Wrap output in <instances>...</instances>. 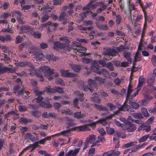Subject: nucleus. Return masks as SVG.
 <instances>
[{
	"label": "nucleus",
	"mask_w": 156,
	"mask_h": 156,
	"mask_svg": "<svg viewBox=\"0 0 156 156\" xmlns=\"http://www.w3.org/2000/svg\"><path fill=\"white\" fill-rule=\"evenodd\" d=\"M88 84L87 86L84 85L82 87V90L86 91H90L92 92L94 90L97 89V85L96 82L93 79H90L87 81Z\"/></svg>",
	"instance_id": "f257e3e1"
},
{
	"label": "nucleus",
	"mask_w": 156,
	"mask_h": 156,
	"mask_svg": "<svg viewBox=\"0 0 156 156\" xmlns=\"http://www.w3.org/2000/svg\"><path fill=\"white\" fill-rule=\"evenodd\" d=\"M81 44L79 43L76 42L75 45L76 46H73V51L75 53H77V54L80 56H86L88 54L85 53L87 51V49L84 47L80 46Z\"/></svg>",
	"instance_id": "f03ea898"
},
{
	"label": "nucleus",
	"mask_w": 156,
	"mask_h": 156,
	"mask_svg": "<svg viewBox=\"0 0 156 156\" xmlns=\"http://www.w3.org/2000/svg\"><path fill=\"white\" fill-rule=\"evenodd\" d=\"M88 126L92 127L93 128H95L96 126V123L93 122L88 125H84L81 126L75 127L72 128L71 130L73 131H76L78 132L86 131L90 130V129L87 126Z\"/></svg>",
	"instance_id": "7ed1b4c3"
},
{
	"label": "nucleus",
	"mask_w": 156,
	"mask_h": 156,
	"mask_svg": "<svg viewBox=\"0 0 156 156\" xmlns=\"http://www.w3.org/2000/svg\"><path fill=\"white\" fill-rule=\"evenodd\" d=\"M53 48L55 50H58L59 49H66L69 50L70 49L69 44L68 43H61L59 41H54Z\"/></svg>",
	"instance_id": "20e7f679"
},
{
	"label": "nucleus",
	"mask_w": 156,
	"mask_h": 156,
	"mask_svg": "<svg viewBox=\"0 0 156 156\" xmlns=\"http://www.w3.org/2000/svg\"><path fill=\"white\" fill-rule=\"evenodd\" d=\"M19 66L21 67H25L27 66H29L30 68L28 70L29 73L32 76L33 73L35 72V70L34 65L30 62H20L19 63Z\"/></svg>",
	"instance_id": "39448f33"
},
{
	"label": "nucleus",
	"mask_w": 156,
	"mask_h": 156,
	"mask_svg": "<svg viewBox=\"0 0 156 156\" xmlns=\"http://www.w3.org/2000/svg\"><path fill=\"white\" fill-rule=\"evenodd\" d=\"M117 53L116 50L114 48H108L104 52V58L107 60L112 58L110 56H115Z\"/></svg>",
	"instance_id": "423d86ee"
},
{
	"label": "nucleus",
	"mask_w": 156,
	"mask_h": 156,
	"mask_svg": "<svg viewBox=\"0 0 156 156\" xmlns=\"http://www.w3.org/2000/svg\"><path fill=\"white\" fill-rule=\"evenodd\" d=\"M125 128L126 130L128 132H132L135 131L136 129V125L134 124L127 120L125 122Z\"/></svg>",
	"instance_id": "0eeeda50"
},
{
	"label": "nucleus",
	"mask_w": 156,
	"mask_h": 156,
	"mask_svg": "<svg viewBox=\"0 0 156 156\" xmlns=\"http://www.w3.org/2000/svg\"><path fill=\"white\" fill-rule=\"evenodd\" d=\"M22 88L21 87L20 85H17L13 88V93H17V95H22L24 94V89L23 86H22Z\"/></svg>",
	"instance_id": "6e6552de"
},
{
	"label": "nucleus",
	"mask_w": 156,
	"mask_h": 156,
	"mask_svg": "<svg viewBox=\"0 0 156 156\" xmlns=\"http://www.w3.org/2000/svg\"><path fill=\"white\" fill-rule=\"evenodd\" d=\"M40 69L46 75L51 76L54 73V70L51 69L48 66H43L40 68Z\"/></svg>",
	"instance_id": "1a4fd4ad"
},
{
	"label": "nucleus",
	"mask_w": 156,
	"mask_h": 156,
	"mask_svg": "<svg viewBox=\"0 0 156 156\" xmlns=\"http://www.w3.org/2000/svg\"><path fill=\"white\" fill-rule=\"evenodd\" d=\"M60 72L62 76L64 77L71 78L75 76V74L74 73L68 72L67 70H61Z\"/></svg>",
	"instance_id": "9d476101"
},
{
	"label": "nucleus",
	"mask_w": 156,
	"mask_h": 156,
	"mask_svg": "<svg viewBox=\"0 0 156 156\" xmlns=\"http://www.w3.org/2000/svg\"><path fill=\"white\" fill-rule=\"evenodd\" d=\"M141 130L148 132L151 130V128L150 126L148 125L147 124L144 123L142 124L138 128V131H140Z\"/></svg>",
	"instance_id": "9b49d317"
},
{
	"label": "nucleus",
	"mask_w": 156,
	"mask_h": 156,
	"mask_svg": "<svg viewBox=\"0 0 156 156\" xmlns=\"http://www.w3.org/2000/svg\"><path fill=\"white\" fill-rule=\"evenodd\" d=\"M51 99H48L47 101H46L45 102L44 101H41L39 105L42 107L44 108H51L52 105L50 104V101Z\"/></svg>",
	"instance_id": "f8f14e48"
},
{
	"label": "nucleus",
	"mask_w": 156,
	"mask_h": 156,
	"mask_svg": "<svg viewBox=\"0 0 156 156\" xmlns=\"http://www.w3.org/2000/svg\"><path fill=\"white\" fill-rule=\"evenodd\" d=\"M80 148L75 149L74 151L70 150L65 154V156H76L79 152Z\"/></svg>",
	"instance_id": "ddd939ff"
},
{
	"label": "nucleus",
	"mask_w": 156,
	"mask_h": 156,
	"mask_svg": "<svg viewBox=\"0 0 156 156\" xmlns=\"http://www.w3.org/2000/svg\"><path fill=\"white\" fill-rule=\"evenodd\" d=\"M96 139V136L94 134H91L88 136L86 139V140L90 143L92 144L94 143Z\"/></svg>",
	"instance_id": "4468645a"
},
{
	"label": "nucleus",
	"mask_w": 156,
	"mask_h": 156,
	"mask_svg": "<svg viewBox=\"0 0 156 156\" xmlns=\"http://www.w3.org/2000/svg\"><path fill=\"white\" fill-rule=\"evenodd\" d=\"M96 26L100 30H106L109 29V27L106 24H101L98 23H96Z\"/></svg>",
	"instance_id": "2eb2a0df"
},
{
	"label": "nucleus",
	"mask_w": 156,
	"mask_h": 156,
	"mask_svg": "<svg viewBox=\"0 0 156 156\" xmlns=\"http://www.w3.org/2000/svg\"><path fill=\"white\" fill-rule=\"evenodd\" d=\"M86 116V115L84 113H82L81 112H76L74 113L73 115L74 117L80 119Z\"/></svg>",
	"instance_id": "dca6fc26"
},
{
	"label": "nucleus",
	"mask_w": 156,
	"mask_h": 156,
	"mask_svg": "<svg viewBox=\"0 0 156 156\" xmlns=\"http://www.w3.org/2000/svg\"><path fill=\"white\" fill-rule=\"evenodd\" d=\"M155 78V76L152 74H150L148 76L147 80V83L149 86H151L154 83Z\"/></svg>",
	"instance_id": "f3484780"
},
{
	"label": "nucleus",
	"mask_w": 156,
	"mask_h": 156,
	"mask_svg": "<svg viewBox=\"0 0 156 156\" xmlns=\"http://www.w3.org/2000/svg\"><path fill=\"white\" fill-rule=\"evenodd\" d=\"M34 30H31L30 32V34L34 38L37 39L40 38L41 37V34L38 31H34Z\"/></svg>",
	"instance_id": "a211bd4d"
},
{
	"label": "nucleus",
	"mask_w": 156,
	"mask_h": 156,
	"mask_svg": "<svg viewBox=\"0 0 156 156\" xmlns=\"http://www.w3.org/2000/svg\"><path fill=\"white\" fill-rule=\"evenodd\" d=\"M133 90V87L132 85L129 84L127 88V92L126 96V100H128L129 98L130 95Z\"/></svg>",
	"instance_id": "6ab92c4d"
},
{
	"label": "nucleus",
	"mask_w": 156,
	"mask_h": 156,
	"mask_svg": "<svg viewBox=\"0 0 156 156\" xmlns=\"http://www.w3.org/2000/svg\"><path fill=\"white\" fill-rule=\"evenodd\" d=\"M25 140H29L31 142H34L36 140L35 137L29 133H27L24 136Z\"/></svg>",
	"instance_id": "aec40b11"
},
{
	"label": "nucleus",
	"mask_w": 156,
	"mask_h": 156,
	"mask_svg": "<svg viewBox=\"0 0 156 156\" xmlns=\"http://www.w3.org/2000/svg\"><path fill=\"white\" fill-rule=\"evenodd\" d=\"M9 71V68L6 66H3L2 63L0 64V74H3Z\"/></svg>",
	"instance_id": "412c9836"
},
{
	"label": "nucleus",
	"mask_w": 156,
	"mask_h": 156,
	"mask_svg": "<svg viewBox=\"0 0 156 156\" xmlns=\"http://www.w3.org/2000/svg\"><path fill=\"white\" fill-rule=\"evenodd\" d=\"M145 81V79L143 76H140L138 79V83L137 86V88L141 89V86L143 85Z\"/></svg>",
	"instance_id": "4be33fe9"
},
{
	"label": "nucleus",
	"mask_w": 156,
	"mask_h": 156,
	"mask_svg": "<svg viewBox=\"0 0 156 156\" xmlns=\"http://www.w3.org/2000/svg\"><path fill=\"white\" fill-rule=\"evenodd\" d=\"M65 119L66 121L67 122V123L69 126H72L75 125V123L73 122V119L72 118H70L68 117H66Z\"/></svg>",
	"instance_id": "5701e85b"
},
{
	"label": "nucleus",
	"mask_w": 156,
	"mask_h": 156,
	"mask_svg": "<svg viewBox=\"0 0 156 156\" xmlns=\"http://www.w3.org/2000/svg\"><path fill=\"white\" fill-rule=\"evenodd\" d=\"M94 107L96 108L97 110L100 111H106L107 110V108L106 107L98 105L96 104L94 105Z\"/></svg>",
	"instance_id": "b1692460"
},
{
	"label": "nucleus",
	"mask_w": 156,
	"mask_h": 156,
	"mask_svg": "<svg viewBox=\"0 0 156 156\" xmlns=\"http://www.w3.org/2000/svg\"><path fill=\"white\" fill-rule=\"evenodd\" d=\"M94 2V0H91L89 3L86 5L83 8V10H87V12H88L90 11V7L93 5L92 4Z\"/></svg>",
	"instance_id": "393cba45"
},
{
	"label": "nucleus",
	"mask_w": 156,
	"mask_h": 156,
	"mask_svg": "<svg viewBox=\"0 0 156 156\" xmlns=\"http://www.w3.org/2000/svg\"><path fill=\"white\" fill-rule=\"evenodd\" d=\"M93 94H95L96 96L91 98V100L96 102L99 103L101 99L98 97V95L96 94V93H95V92H94Z\"/></svg>",
	"instance_id": "a878e982"
},
{
	"label": "nucleus",
	"mask_w": 156,
	"mask_h": 156,
	"mask_svg": "<svg viewBox=\"0 0 156 156\" xmlns=\"http://www.w3.org/2000/svg\"><path fill=\"white\" fill-rule=\"evenodd\" d=\"M71 68L73 70L76 72H78L81 70V66L77 65H73L71 66Z\"/></svg>",
	"instance_id": "bb28decb"
},
{
	"label": "nucleus",
	"mask_w": 156,
	"mask_h": 156,
	"mask_svg": "<svg viewBox=\"0 0 156 156\" xmlns=\"http://www.w3.org/2000/svg\"><path fill=\"white\" fill-rule=\"evenodd\" d=\"M60 21L62 22L63 24H66L67 23V21L65 17L64 13H62L59 16Z\"/></svg>",
	"instance_id": "cd10ccee"
},
{
	"label": "nucleus",
	"mask_w": 156,
	"mask_h": 156,
	"mask_svg": "<svg viewBox=\"0 0 156 156\" xmlns=\"http://www.w3.org/2000/svg\"><path fill=\"white\" fill-rule=\"evenodd\" d=\"M20 122L21 123H23L24 124H26L28 123H30L31 122L30 119H28L26 118L21 117L20 119Z\"/></svg>",
	"instance_id": "c85d7f7f"
},
{
	"label": "nucleus",
	"mask_w": 156,
	"mask_h": 156,
	"mask_svg": "<svg viewBox=\"0 0 156 156\" xmlns=\"http://www.w3.org/2000/svg\"><path fill=\"white\" fill-rule=\"evenodd\" d=\"M136 142H130L129 143L125 144L124 146L125 148H128L130 147H133L136 145Z\"/></svg>",
	"instance_id": "c756f323"
},
{
	"label": "nucleus",
	"mask_w": 156,
	"mask_h": 156,
	"mask_svg": "<svg viewBox=\"0 0 156 156\" xmlns=\"http://www.w3.org/2000/svg\"><path fill=\"white\" fill-rule=\"evenodd\" d=\"M141 111L144 116V117H148L149 116V114L146 108H142L141 109Z\"/></svg>",
	"instance_id": "7c9ffc66"
},
{
	"label": "nucleus",
	"mask_w": 156,
	"mask_h": 156,
	"mask_svg": "<svg viewBox=\"0 0 156 156\" xmlns=\"http://www.w3.org/2000/svg\"><path fill=\"white\" fill-rule=\"evenodd\" d=\"M20 29L22 30H30V31H31V30H34L33 27H31L27 25L22 26L21 27Z\"/></svg>",
	"instance_id": "2f4dec72"
},
{
	"label": "nucleus",
	"mask_w": 156,
	"mask_h": 156,
	"mask_svg": "<svg viewBox=\"0 0 156 156\" xmlns=\"http://www.w3.org/2000/svg\"><path fill=\"white\" fill-rule=\"evenodd\" d=\"M77 96L79 97V100L82 101L84 100V94L83 93H80V92L78 91H76V92Z\"/></svg>",
	"instance_id": "473e14b6"
},
{
	"label": "nucleus",
	"mask_w": 156,
	"mask_h": 156,
	"mask_svg": "<svg viewBox=\"0 0 156 156\" xmlns=\"http://www.w3.org/2000/svg\"><path fill=\"white\" fill-rule=\"evenodd\" d=\"M115 135L119 139L120 138L124 139L126 137L125 135L122 133L116 132Z\"/></svg>",
	"instance_id": "72a5a7b5"
},
{
	"label": "nucleus",
	"mask_w": 156,
	"mask_h": 156,
	"mask_svg": "<svg viewBox=\"0 0 156 156\" xmlns=\"http://www.w3.org/2000/svg\"><path fill=\"white\" fill-rule=\"evenodd\" d=\"M128 103L129 105H131L132 107L133 108L137 109L139 107V105L137 103L132 102V101H129Z\"/></svg>",
	"instance_id": "f704fd0d"
},
{
	"label": "nucleus",
	"mask_w": 156,
	"mask_h": 156,
	"mask_svg": "<svg viewBox=\"0 0 156 156\" xmlns=\"http://www.w3.org/2000/svg\"><path fill=\"white\" fill-rule=\"evenodd\" d=\"M134 59L136 61H140L141 59V55L139 53V51H137L134 56Z\"/></svg>",
	"instance_id": "c9c22d12"
},
{
	"label": "nucleus",
	"mask_w": 156,
	"mask_h": 156,
	"mask_svg": "<svg viewBox=\"0 0 156 156\" xmlns=\"http://www.w3.org/2000/svg\"><path fill=\"white\" fill-rule=\"evenodd\" d=\"M140 89L138 88L137 90L136 91L134 92L132 94L130 95L129 98V101H132V99L133 98L135 97L136 95H137L139 92L140 91Z\"/></svg>",
	"instance_id": "e433bc0d"
},
{
	"label": "nucleus",
	"mask_w": 156,
	"mask_h": 156,
	"mask_svg": "<svg viewBox=\"0 0 156 156\" xmlns=\"http://www.w3.org/2000/svg\"><path fill=\"white\" fill-rule=\"evenodd\" d=\"M62 114H65V115H72L73 113L69 109L67 108L66 109L63 110L62 112Z\"/></svg>",
	"instance_id": "4c0bfd02"
},
{
	"label": "nucleus",
	"mask_w": 156,
	"mask_h": 156,
	"mask_svg": "<svg viewBox=\"0 0 156 156\" xmlns=\"http://www.w3.org/2000/svg\"><path fill=\"white\" fill-rule=\"evenodd\" d=\"M92 60L90 59L87 58H83L81 59V62L84 63H91L92 62Z\"/></svg>",
	"instance_id": "58836bf2"
},
{
	"label": "nucleus",
	"mask_w": 156,
	"mask_h": 156,
	"mask_svg": "<svg viewBox=\"0 0 156 156\" xmlns=\"http://www.w3.org/2000/svg\"><path fill=\"white\" fill-rule=\"evenodd\" d=\"M28 108L24 105H20L19 106L18 109L20 112H24L27 110Z\"/></svg>",
	"instance_id": "ea45409f"
},
{
	"label": "nucleus",
	"mask_w": 156,
	"mask_h": 156,
	"mask_svg": "<svg viewBox=\"0 0 156 156\" xmlns=\"http://www.w3.org/2000/svg\"><path fill=\"white\" fill-rule=\"evenodd\" d=\"M90 69L91 70H92L93 71L96 73L97 74H101L102 69L98 70V69H95L92 66H90Z\"/></svg>",
	"instance_id": "a19ab883"
},
{
	"label": "nucleus",
	"mask_w": 156,
	"mask_h": 156,
	"mask_svg": "<svg viewBox=\"0 0 156 156\" xmlns=\"http://www.w3.org/2000/svg\"><path fill=\"white\" fill-rule=\"evenodd\" d=\"M32 115L34 117H39L41 114V112L37 110H34L31 113Z\"/></svg>",
	"instance_id": "79ce46f5"
},
{
	"label": "nucleus",
	"mask_w": 156,
	"mask_h": 156,
	"mask_svg": "<svg viewBox=\"0 0 156 156\" xmlns=\"http://www.w3.org/2000/svg\"><path fill=\"white\" fill-rule=\"evenodd\" d=\"M95 80L98 82L99 84H101L104 83L105 80L99 76L94 77Z\"/></svg>",
	"instance_id": "37998d69"
},
{
	"label": "nucleus",
	"mask_w": 156,
	"mask_h": 156,
	"mask_svg": "<svg viewBox=\"0 0 156 156\" xmlns=\"http://www.w3.org/2000/svg\"><path fill=\"white\" fill-rule=\"evenodd\" d=\"M32 147V148L30 151V152H31L33 151L36 148L40 147L39 145L36 142L33 144H30V147Z\"/></svg>",
	"instance_id": "c03bdc74"
},
{
	"label": "nucleus",
	"mask_w": 156,
	"mask_h": 156,
	"mask_svg": "<svg viewBox=\"0 0 156 156\" xmlns=\"http://www.w3.org/2000/svg\"><path fill=\"white\" fill-rule=\"evenodd\" d=\"M149 137V135L143 136L142 137L138 139L139 143H141L145 141Z\"/></svg>",
	"instance_id": "a18cd8bd"
},
{
	"label": "nucleus",
	"mask_w": 156,
	"mask_h": 156,
	"mask_svg": "<svg viewBox=\"0 0 156 156\" xmlns=\"http://www.w3.org/2000/svg\"><path fill=\"white\" fill-rule=\"evenodd\" d=\"M59 40L60 41H62L65 42V43H68L69 44L70 41L69 40V38L66 37H62L60 38Z\"/></svg>",
	"instance_id": "49530a36"
},
{
	"label": "nucleus",
	"mask_w": 156,
	"mask_h": 156,
	"mask_svg": "<svg viewBox=\"0 0 156 156\" xmlns=\"http://www.w3.org/2000/svg\"><path fill=\"white\" fill-rule=\"evenodd\" d=\"M35 55L37 60H41L44 58V55L42 53L37 54L34 55Z\"/></svg>",
	"instance_id": "de8ad7c7"
},
{
	"label": "nucleus",
	"mask_w": 156,
	"mask_h": 156,
	"mask_svg": "<svg viewBox=\"0 0 156 156\" xmlns=\"http://www.w3.org/2000/svg\"><path fill=\"white\" fill-rule=\"evenodd\" d=\"M54 88H51L50 86H48L46 87L45 91L47 93H55Z\"/></svg>",
	"instance_id": "09e8293b"
},
{
	"label": "nucleus",
	"mask_w": 156,
	"mask_h": 156,
	"mask_svg": "<svg viewBox=\"0 0 156 156\" xmlns=\"http://www.w3.org/2000/svg\"><path fill=\"white\" fill-rule=\"evenodd\" d=\"M55 93L56 92H58L59 93H62L64 92V90L62 88L60 87H56L55 88H54Z\"/></svg>",
	"instance_id": "8fccbe9b"
},
{
	"label": "nucleus",
	"mask_w": 156,
	"mask_h": 156,
	"mask_svg": "<svg viewBox=\"0 0 156 156\" xmlns=\"http://www.w3.org/2000/svg\"><path fill=\"white\" fill-rule=\"evenodd\" d=\"M133 115L135 119H142L143 117L140 113H134Z\"/></svg>",
	"instance_id": "3c124183"
},
{
	"label": "nucleus",
	"mask_w": 156,
	"mask_h": 156,
	"mask_svg": "<svg viewBox=\"0 0 156 156\" xmlns=\"http://www.w3.org/2000/svg\"><path fill=\"white\" fill-rule=\"evenodd\" d=\"M106 66L108 68V69L111 71H113L114 69L112 64L111 62L107 63L106 64Z\"/></svg>",
	"instance_id": "603ef678"
},
{
	"label": "nucleus",
	"mask_w": 156,
	"mask_h": 156,
	"mask_svg": "<svg viewBox=\"0 0 156 156\" xmlns=\"http://www.w3.org/2000/svg\"><path fill=\"white\" fill-rule=\"evenodd\" d=\"M108 120L107 119H105V118L103 119H101L99 121V122L102 125L106 126L108 124L107 120Z\"/></svg>",
	"instance_id": "864d4df0"
},
{
	"label": "nucleus",
	"mask_w": 156,
	"mask_h": 156,
	"mask_svg": "<svg viewBox=\"0 0 156 156\" xmlns=\"http://www.w3.org/2000/svg\"><path fill=\"white\" fill-rule=\"evenodd\" d=\"M124 56L128 61H131V60L130 58V54L129 53L127 52H125L124 53Z\"/></svg>",
	"instance_id": "5fc2aeb1"
},
{
	"label": "nucleus",
	"mask_w": 156,
	"mask_h": 156,
	"mask_svg": "<svg viewBox=\"0 0 156 156\" xmlns=\"http://www.w3.org/2000/svg\"><path fill=\"white\" fill-rule=\"evenodd\" d=\"M106 131L107 133L109 135H112L115 132V130L113 128H108Z\"/></svg>",
	"instance_id": "6e6d98bb"
},
{
	"label": "nucleus",
	"mask_w": 156,
	"mask_h": 156,
	"mask_svg": "<svg viewBox=\"0 0 156 156\" xmlns=\"http://www.w3.org/2000/svg\"><path fill=\"white\" fill-rule=\"evenodd\" d=\"M91 63L92 64L93 66V67L94 68H95L97 69H99V66L98 64L96 62L95 60H92V63Z\"/></svg>",
	"instance_id": "4d7b16f0"
},
{
	"label": "nucleus",
	"mask_w": 156,
	"mask_h": 156,
	"mask_svg": "<svg viewBox=\"0 0 156 156\" xmlns=\"http://www.w3.org/2000/svg\"><path fill=\"white\" fill-rule=\"evenodd\" d=\"M14 15L15 17H20L21 16V14L20 12L18 11H16L13 13L12 16H14Z\"/></svg>",
	"instance_id": "13d9d810"
},
{
	"label": "nucleus",
	"mask_w": 156,
	"mask_h": 156,
	"mask_svg": "<svg viewBox=\"0 0 156 156\" xmlns=\"http://www.w3.org/2000/svg\"><path fill=\"white\" fill-rule=\"evenodd\" d=\"M11 15L10 14L8 13H3L0 16V17L2 18H3L4 20L6 19L7 18L9 17V16H10Z\"/></svg>",
	"instance_id": "bf43d9fd"
},
{
	"label": "nucleus",
	"mask_w": 156,
	"mask_h": 156,
	"mask_svg": "<svg viewBox=\"0 0 156 156\" xmlns=\"http://www.w3.org/2000/svg\"><path fill=\"white\" fill-rule=\"evenodd\" d=\"M111 156H117L120 154V152L118 151H111Z\"/></svg>",
	"instance_id": "052dcab7"
},
{
	"label": "nucleus",
	"mask_w": 156,
	"mask_h": 156,
	"mask_svg": "<svg viewBox=\"0 0 156 156\" xmlns=\"http://www.w3.org/2000/svg\"><path fill=\"white\" fill-rule=\"evenodd\" d=\"M151 60L153 65L156 66V55H153Z\"/></svg>",
	"instance_id": "680f3d73"
},
{
	"label": "nucleus",
	"mask_w": 156,
	"mask_h": 156,
	"mask_svg": "<svg viewBox=\"0 0 156 156\" xmlns=\"http://www.w3.org/2000/svg\"><path fill=\"white\" fill-rule=\"evenodd\" d=\"M100 142H101V141L99 140V139H98L92 144L90 146L91 147H93L96 146L100 145V144L99 143Z\"/></svg>",
	"instance_id": "e2e57ef3"
},
{
	"label": "nucleus",
	"mask_w": 156,
	"mask_h": 156,
	"mask_svg": "<svg viewBox=\"0 0 156 156\" xmlns=\"http://www.w3.org/2000/svg\"><path fill=\"white\" fill-rule=\"evenodd\" d=\"M100 142H101V141L99 140V139H98L92 144L90 146L91 147H93L96 146L100 145V144L99 143Z\"/></svg>",
	"instance_id": "0e129e2a"
},
{
	"label": "nucleus",
	"mask_w": 156,
	"mask_h": 156,
	"mask_svg": "<svg viewBox=\"0 0 156 156\" xmlns=\"http://www.w3.org/2000/svg\"><path fill=\"white\" fill-rule=\"evenodd\" d=\"M98 4L99 6L101 7V9L102 10H104L106 9L107 6L105 5L103 2H99L98 3Z\"/></svg>",
	"instance_id": "69168bd1"
},
{
	"label": "nucleus",
	"mask_w": 156,
	"mask_h": 156,
	"mask_svg": "<svg viewBox=\"0 0 156 156\" xmlns=\"http://www.w3.org/2000/svg\"><path fill=\"white\" fill-rule=\"evenodd\" d=\"M78 99L77 98H74L73 100V107L74 108H76L77 106L78 105Z\"/></svg>",
	"instance_id": "338daca9"
},
{
	"label": "nucleus",
	"mask_w": 156,
	"mask_h": 156,
	"mask_svg": "<svg viewBox=\"0 0 156 156\" xmlns=\"http://www.w3.org/2000/svg\"><path fill=\"white\" fill-rule=\"evenodd\" d=\"M98 63L101 66L103 67H105L106 64V62L104 60H99L98 61Z\"/></svg>",
	"instance_id": "774afa93"
}]
</instances>
